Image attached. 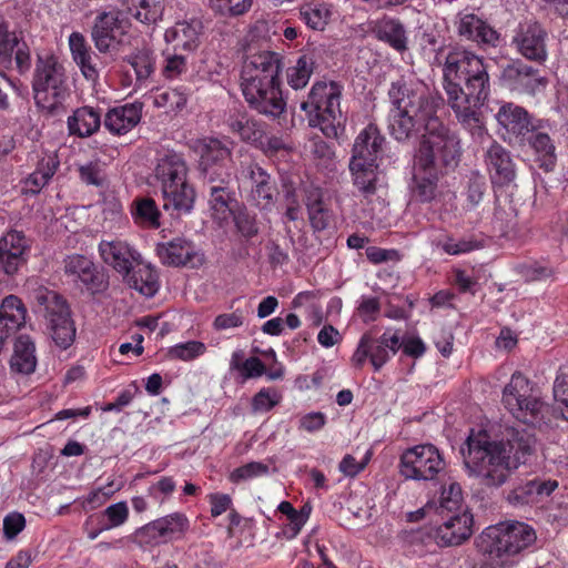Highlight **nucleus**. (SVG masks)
<instances>
[{
	"mask_svg": "<svg viewBox=\"0 0 568 568\" xmlns=\"http://www.w3.org/2000/svg\"><path fill=\"white\" fill-rule=\"evenodd\" d=\"M487 187V181L484 175L478 172L470 173L465 193L467 209L473 210L480 205L485 197Z\"/></svg>",
	"mask_w": 568,
	"mask_h": 568,
	"instance_id": "nucleus-48",
	"label": "nucleus"
},
{
	"mask_svg": "<svg viewBox=\"0 0 568 568\" xmlns=\"http://www.w3.org/2000/svg\"><path fill=\"white\" fill-rule=\"evenodd\" d=\"M187 528V517L181 513H173L146 524L136 531V536L142 542L160 545L182 538Z\"/></svg>",
	"mask_w": 568,
	"mask_h": 568,
	"instance_id": "nucleus-12",
	"label": "nucleus"
},
{
	"mask_svg": "<svg viewBox=\"0 0 568 568\" xmlns=\"http://www.w3.org/2000/svg\"><path fill=\"white\" fill-rule=\"evenodd\" d=\"M26 519L19 513H11L3 519V535L8 540H12L23 530Z\"/></svg>",
	"mask_w": 568,
	"mask_h": 568,
	"instance_id": "nucleus-62",
	"label": "nucleus"
},
{
	"mask_svg": "<svg viewBox=\"0 0 568 568\" xmlns=\"http://www.w3.org/2000/svg\"><path fill=\"white\" fill-rule=\"evenodd\" d=\"M209 205L213 216L217 220H226L232 213V205L236 204L235 192L233 189L207 191Z\"/></svg>",
	"mask_w": 568,
	"mask_h": 568,
	"instance_id": "nucleus-43",
	"label": "nucleus"
},
{
	"mask_svg": "<svg viewBox=\"0 0 568 568\" xmlns=\"http://www.w3.org/2000/svg\"><path fill=\"white\" fill-rule=\"evenodd\" d=\"M535 75V70L524 64H511L504 69L503 78L511 87L517 88L525 83V80Z\"/></svg>",
	"mask_w": 568,
	"mask_h": 568,
	"instance_id": "nucleus-59",
	"label": "nucleus"
},
{
	"mask_svg": "<svg viewBox=\"0 0 568 568\" xmlns=\"http://www.w3.org/2000/svg\"><path fill=\"white\" fill-rule=\"evenodd\" d=\"M138 80H146L154 70V60L149 50H140L128 58Z\"/></svg>",
	"mask_w": 568,
	"mask_h": 568,
	"instance_id": "nucleus-52",
	"label": "nucleus"
},
{
	"mask_svg": "<svg viewBox=\"0 0 568 568\" xmlns=\"http://www.w3.org/2000/svg\"><path fill=\"white\" fill-rule=\"evenodd\" d=\"M442 516L447 518L429 532L439 547L458 546L471 536L473 515L470 513L464 510L449 513V515L445 513Z\"/></svg>",
	"mask_w": 568,
	"mask_h": 568,
	"instance_id": "nucleus-13",
	"label": "nucleus"
},
{
	"mask_svg": "<svg viewBox=\"0 0 568 568\" xmlns=\"http://www.w3.org/2000/svg\"><path fill=\"white\" fill-rule=\"evenodd\" d=\"M498 123L507 132L517 136L526 135L531 130V122L528 112L514 103H506L500 106L496 114Z\"/></svg>",
	"mask_w": 568,
	"mask_h": 568,
	"instance_id": "nucleus-29",
	"label": "nucleus"
},
{
	"mask_svg": "<svg viewBox=\"0 0 568 568\" xmlns=\"http://www.w3.org/2000/svg\"><path fill=\"white\" fill-rule=\"evenodd\" d=\"M444 468L442 455L430 444L408 448L400 457L399 473L406 479L433 480Z\"/></svg>",
	"mask_w": 568,
	"mask_h": 568,
	"instance_id": "nucleus-10",
	"label": "nucleus"
},
{
	"mask_svg": "<svg viewBox=\"0 0 568 568\" xmlns=\"http://www.w3.org/2000/svg\"><path fill=\"white\" fill-rule=\"evenodd\" d=\"M164 196L163 207L165 210L173 209L180 213H189L195 201V191L189 184L184 183L180 185L169 184L162 190Z\"/></svg>",
	"mask_w": 568,
	"mask_h": 568,
	"instance_id": "nucleus-36",
	"label": "nucleus"
},
{
	"mask_svg": "<svg viewBox=\"0 0 568 568\" xmlns=\"http://www.w3.org/2000/svg\"><path fill=\"white\" fill-rule=\"evenodd\" d=\"M125 21L119 10L100 12L91 28V39L101 53L116 50L124 34Z\"/></svg>",
	"mask_w": 568,
	"mask_h": 568,
	"instance_id": "nucleus-11",
	"label": "nucleus"
},
{
	"mask_svg": "<svg viewBox=\"0 0 568 568\" xmlns=\"http://www.w3.org/2000/svg\"><path fill=\"white\" fill-rule=\"evenodd\" d=\"M205 352V345L202 342L190 341L183 344L175 345L169 349L171 358L182 361H191Z\"/></svg>",
	"mask_w": 568,
	"mask_h": 568,
	"instance_id": "nucleus-57",
	"label": "nucleus"
},
{
	"mask_svg": "<svg viewBox=\"0 0 568 568\" xmlns=\"http://www.w3.org/2000/svg\"><path fill=\"white\" fill-rule=\"evenodd\" d=\"M128 516L129 510L125 503L121 501L109 506L103 511L105 523L101 525L100 530H108L122 525L128 519Z\"/></svg>",
	"mask_w": 568,
	"mask_h": 568,
	"instance_id": "nucleus-55",
	"label": "nucleus"
},
{
	"mask_svg": "<svg viewBox=\"0 0 568 568\" xmlns=\"http://www.w3.org/2000/svg\"><path fill=\"white\" fill-rule=\"evenodd\" d=\"M236 230L245 239H252L260 232L258 223L255 214H251L246 210H240L233 214Z\"/></svg>",
	"mask_w": 568,
	"mask_h": 568,
	"instance_id": "nucleus-53",
	"label": "nucleus"
},
{
	"mask_svg": "<svg viewBox=\"0 0 568 568\" xmlns=\"http://www.w3.org/2000/svg\"><path fill=\"white\" fill-rule=\"evenodd\" d=\"M371 355L369 359L375 371H379L382 366L388 361V352L381 338H374L369 343Z\"/></svg>",
	"mask_w": 568,
	"mask_h": 568,
	"instance_id": "nucleus-63",
	"label": "nucleus"
},
{
	"mask_svg": "<svg viewBox=\"0 0 568 568\" xmlns=\"http://www.w3.org/2000/svg\"><path fill=\"white\" fill-rule=\"evenodd\" d=\"M34 343L28 335H20L14 343L13 355L10 359L11 369L20 374H31L37 366Z\"/></svg>",
	"mask_w": 568,
	"mask_h": 568,
	"instance_id": "nucleus-33",
	"label": "nucleus"
},
{
	"mask_svg": "<svg viewBox=\"0 0 568 568\" xmlns=\"http://www.w3.org/2000/svg\"><path fill=\"white\" fill-rule=\"evenodd\" d=\"M205 191L227 190L232 187V174L226 168L201 171Z\"/></svg>",
	"mask_w": 568,
	"mask_h": 568,
	"instance_id": "nucleus-50",
	"label": "nucleus"
},
{
	"mask_svg": "<svg viewBox=\"0 0 568 568\" xmlns=\"http://www.w3.org/2000/svg\"><path fill=\"white\" fill-rule=\"evenodd\" d=\"M558 484L556 480H541L538 478L526 481L515 487L507 496L513 505H526L536 503L539 496H549Z\"/></svg>",
	"mask_w": 568,
	"mask_h": 568,
	"instance_id": "nucleus-27",
	"label": "nucleus"
},
{
	"mask_svg": "<svg viewBox=\"0 0 568 568\" xmlns=\"http://www.w3.org/2000/svg\"><path fill=\"white\" fill-rule=\"evenodd\" d=\"M305 204L312 227L315 231L326 230L332 222V213L325 206L318 189L307 192Z\"/></svg>",
	"mask_w": 568,
	"mask_h": 568,
	"instance_id": "nucleus-37",
	"label": "nucleus"
},
{
	"mask_svg": "<svg viewBox=\"0 0 568 568\" xmlns=\"http://www.w3.org/2000/svg\"><path fill=\"white\" fill-rule=\"evenodd\" d=\"M69 47L72 58L75 61H83V59L90 58L92 53L91 48L87 44L85 38L80 32H72L69 37Z\"/></svg>",
	"mask_w": 568,
	"mask_h": 568,
	"instance_id": "nucleus-61",
	"label": "nucleus"
},
{
	"mask_svg": "<svg viewBox=\"0 0 568 568\" xmlns=\"http://www.w3.org/2000/svg\"><path fill=\"white\" fill-rule=\"evenodd\" d=\"M186 69L185 58L181 53L168 54L166 63L163 68V74L169 78H175Z\"/></svg>",
	"mask_w": 568,
	"mask_h": 568,
	"instance_id": "nucleus-64",
	"label": "nucleus"
},
{
	"mask_svg": "<svg viewBox=\"0 0 568 568\" xmlns=\"http://www.w3.org/2000/svg\"><path fill=\"white\" fill-rule=\"evenodd\" d=\"M268 466L260 462H251L241 467L235 468L230 474V480L237 484L243 480H248L254 477L263 476L268 474Z\"/></svg>",
	"mask_w": 568,
	"mask_h": 568,
	"instance_id": "nucleus-54",
	"label": "nucleus"
},
{
	"mask_svg": "<svg viewBox=\"0 0 568 568\" xmlns=\"http://www.w3.org/2000/svg\"><path fill=\"white\" fill-rule=\"evenodd\" d=\"M385 139L377 126L367 125L355 139L351 161L364 162L369 166H378L377 159L383 153Z\"/></svg>",
	"mask_w": 568,
	"mask_h": 568,
	"instance_id": "nucleus-21",
	"label": "nucleus"
},
{
	"mask_svg": "<svg viewBox=\"0 0 568 568\" xmlns=\"http://www.w3.org/2000/svg\"><path fill=\"white\" fill-rule=\"evenodd\" d=\"M132 16L142 23L151 24L161 19L163 13L162 0H130Z\"/></svg>",
	"mask_w": 568,
	"mask_h": 568,
	"instance_id": "nucleus-44",
	"label": "nucleus"
},
{
	"mask_svg": "<svg viewBox=\"0 0 568 568\" xmlns=\"http://www.w3.org/2000/svg\"><path fill=\"white\" fill-rule=\"evenodd\" d=\"M124 281L130 287L148 297H152L159 290L158 275L149 265L139 268V271L133 270L125 276Z\"/></svg>",
	"mask_w": 568,
	"mask_h": 568,
	"instance_id": "nucleus-41",
	"label": "nucleus"
},
{
	"mask_svg": "<svg viewBox=\"0 0 568 568\" xmlns=\"http://www.w3.org/2000/svg\"><path fill=\"white\" fill-rule=\"evenodd\" d=\"M63 265L65 274L77 276L91 293H100L108 287L104 274L87 256L69 255L63 260Z\"/></svg>",
	"mask_w": 568,
	"mask_h": 568,
	"instance_id": "nucleus-17",
	"label": "nucleus"
},
{
	"mask_svg": "<svg viewBox=\"0 0 568 568\" xmlns=\"http://www.w3.org/2000/svg\"><path fill=\"white\" fill-rule=\"evenodd\" d=\"M349 170L353 183L364 196H371L376 192L377 166H369L364 162L349 161Z\"/></svg>",
	"mask_w": 568,
	"mask_h": 568,
	"instance_id": "nucleus-40",
	"label": "nucleus"
},
{
	"mask_svg": "<svg viewBox=\"0 0 568 568\" xmlns=\"http://www.w3.org/2000/svg\"><path fill=\"white\" fill-rule=\"evenodd\" d=\"M503 403L511 415L525 424H535L544 418L545 404L532 396V387L521 373H514L505 386Z\"/></svg>",
	"mask_w": 568,
	"mask_h": 568,
	"instance_id": "nucleus-8",
	"label": "nucleus"
},
{
	"mask_svg": "<svg viewBox=\"0 0 568 568\" xmlns=\"http://www.w3.org/2000/svg\"><path fill=\"white\" fill-rule=\"evenodd\" d=\"M372 457V452L367 450L361 460L353 455H345L338 465V469L347 477H355L365 469Z\"/></svg>",
	"mask_w": 568,
	"mask_h": 568,
	"instance_id": "nucleus-60",
	"label": "nucleus"
},
{
	"mask_svg": "<svg viewBox=\"0 0 568 568\" xmlns=\"http://www.w3.org/2000/svg\"><path fill=\"white\" fill-rule=\"evenodd\" d=\"M301 20L313 30H324L328 23L329 10L323 6L303 4L300 9Z\"/></svg>",
	"mask_w": 568,
	"mask_h": 568,
	"instance_id": "nucleus-47",
	"label": "nucleus"
},
{
	"mask_svg": "<svg viewBox=\"0 0 568 568\" xmlns=\"http://www.w3.org/2000/svg\"><path fill=\"white\" fill-rule=\"evenodd\" d=\"M29 248L24 234L20 231H9L0 239V271L13 275L27 262L26 251Z\"/></svg>",
	"mask_w": 568,
	"mask_h": 568,
	"instance_id": "nucleus-18",
	"label": "nucleus"
},
{
	"mask_svg": "<svg viewBox=\"0 0 568 568\" xmlns=\"http://www.w3.org/2000/svg\"><path fill=\"white\" fill-rule=\"evenodd\" d=\"M529 144L531 148L538 153L545 163L542 165L548 168L554 164L555 161V145L551 142V139L546 133H534L528 139Z\"/></svg>",
	"mask_w": 568,
	"mask_h": 568,
	"instance_id": "nucleus-51",
	"label": "nucleus"
},
{
	"mask_svg": "<svg viewBox=\"0 0 568 568\" xmlns=\"http://www.w3.org/2000/svg\"><path fill=\"white\" fill-rule=\"evenodd\" d=\"M201 171L225 168L224 163L232 158V150L216 138H204L197 141Z\"/></svg>",
	"mask_w": 568,
	"mask_h": 568,
	"instance_id": "nucleus-25",
	"label": "nucleus"
},
{
	"mask_svg": "<svg viewBox=\"0 0 568 568\" xmlns=\"http://www.w3.org/2000/svg\"><path fill=\"white\" fill-rule=\"evenodd\" d=\"M36 300L39 312L48 320L55 345L62 349L70 347L75 338V326L67 301L53 291H40Z\"/></svg>",
	"mask_w": 568,
	"mask_h": 568,
	"instance_id": "nucleus-7",
	"label": "nucleus"
},
{
	"mask_svg": "<svg viewBox=\"0 0 568 568\" xmlns=\"http://www.w3.org/2000/svg\"><path fill=\"white\" fill-rule=\"evenodd\" d=\"M99 253L103 262L120 273L125 278L134 270L135 265L142 263L141 255L126 242L102 241L99 244Z\"/></svg>",
	"mask_w": 568,
	"mask_h": 568,
	"instance_id": "nucleus-16",
	"label": "nucleus"
},
{
	"mask_svg": "<svg viewBox=\"0 0 568 568\" xmlns=\"http://www.w3.org/2000/svg\"><path fill=\"white\" fill-rule=\"evenodd\" d=\"M503 528L505 529V535L509 541V549L513 555L531 546L537 539L535 530L525 523L515 521L503 525Z\"/></svg>",
	"mask_w": 568,
	"mask_h": 568,
	"instance_id": "nucleus-38",
	"label": "nucleus"
},
{
	"mask_svg": "<svg viewBox=\"0 0 568 568\" xmlns=\"http://www.w3.org/2000/svg\"><path fill=\"white\" fill-rule=\"evenodd\" d=\"M246 171L251 182L248 199L252 205L262 211H270L278 196L275 181L257 163H251Z\"/></svg>",
	"mask_w": 568,
	"mask_h": 568,
	"instance_id": "nucleus-15",
	"label": "nucleus"
},
{
	"mask_svg": "<svg viewBox=\"0 0 568 568\" xmlns=\"http://www.w3.org/2000/svg\"><path fill=\"white\" fill-rule=\"evenodd\" d=\"M466 446L467 452L462 448V454L469 473L487 487H499L534 454L536 438L525 429L513 430L507 440H490L486 432H479L467 438Z\"/></svg>",
	"mask_w": 568,
	"mask_h": 568,
	"instance_id": "nucleus-2",
	"label": "nucleus"
},
{
	"mask_svg": "<svg viewBox=\"0 0 568 568\" xmlns=\"http://www.w3.org/2000/svg\"><path fill=\"white\" fill-rule=\"evenodd\" d=\"M281 81L271 83L267 87H257V92L250 93L242 91L248 105L261 114L271 118L280 116L285 110V101L282 97Z\"/></svg>",
	"mask_w": 568,
	"mask_h": 568,
	"instance_id": "nucleus-20",
	"label": "nucleus"
},
{
	"mask_svg": "<svg viewBox=\"0 0 568 568\" xmlns=\"http://www.w3.org/2000/svg\"><path fill=\"white\" fill-rule=\"evenodd\" d=\"M459 156L460 145L457 135L439 120L422 134L415 161L417 168L433 165L447 171L457 165Z\"/></svg>",
	"mask_w": 568,
	"mask_h": 568,
	"instance_id": "nucleus-6",
	"label": "nucleus"
},
{
	"mask_svg": "<svg viewBox=\"0 0 568 568\" xmlns=\"http://www.w3.org/2000/svg\"><path fill=\"white\" fill-rule=\"evenodd\" d=\"M415 170L414 192L422 202H430L436 195L439 179L444 176L447 171L433 165L417 168L416 164Z\"/></svg>",
	"mask_w": 568,
	"mask_h": 568,
	"instance_id": "nucleus-31",
	"label": "nucleus"
},
{
	"mask_svg": "<svg viewBox=\"0 0 568 568\" xmlns=\"http://www.w3.org/2000/svg\"><path fill=\"white\" fill-rule=\"evenodd\" d=\"M201 22L179 21L173 27L166 29L164 39L168 43L173 44V50L176 51H193L199 47Z\"/></svg>",
	"mask_w": 568,
	"mask_h": 568,
	"instance_id": "nucleus-24",
	"label": "nucleus"
},
{
	"mask_svg": "<svg viewBox=\"0 0 568 568\" xmlns=\"http://www.w3.org/2000/svg\"><path fill=\"white\" fill-rule=\"evenodd\" d=\"M58 166L59 162L54 158L42 159L38 169L23 181V193L38 194L54 175Z\"/></svg>",
	"mask_w": 568,
	"mask_h": 568,
	"instance_id": "nucleus-39",
	"label": "nucleus"
},
{
	"mask_svg": "<svg viewBox=\"0 0 568 568\" xmlns=\"http://www.w3.org/2000/svg\"><path fill=\"white\" fill-rule=\"evenodd\" d=\"M134 204L135 210L133 211V215L138 223L152 229H158L160 226V211L158 210L154 200L150 197L139 199Z\"/></svg>",
	"mask_w": 568,
	"mask_h": 568,
	"instance_id": "nucleus-46",
	"label": "nucleus"
},
{
	"mask_svg": "<svg viewBox=\"0 0 568 568\" xmlns=\"http://www.w3.org/2000/svg\"><path fill=\"white\" fill-rule=\"evenodd\" d=\"M486 163L493 173V179L499 184H508L516 176L515 164L509 151L496 142L486 152Z\"/></svg>",
	"mask_w": 568,
	"mask_h": 568,
	"instance_id": "nucleus-26",
	"label": "nucleus"
},
{
	"mask_svg": "<svg viewBox=\"0 0 568 568\" xmlns=\"http://www.w3.org/2000/svg\"><path fill=\"white\" fill-rule=\"evenodd\" d=\"M457 30L460 37L474 41L483 48H495L499 41L498 32L474 13L462 16Z\"/></svg>",
	"mask_w": 568,
	"mask_h": 568,
	"instance_id": "nucleus-23",
	"label": "nucleus"
},
{
	"mask_svg": "<svg viewBox=\"0 0 568 568\" xmlns=\"http://www.w3.org/2000/svg\"><path fill=\"white\" fill-rule=\"evenodd\" d=\"M141 112V104L114 108L106 113L104 125L114 134H124L140 122Z\"/></svg>",
	"mask_w": 568,
	"mask_h": 568,
	"instance_id": "nucleus-28",
	"label": "nucleus"
},
{
	"mask_svg": "<svg viewBox=\"0 0 568 568\" xmlns=\"http://www.w3.org/2000/svg\"><path fill=\"white\" fill-rule=\"evenodd\" d=\"M341 85L336 82H316L301 109L306 112L308 124L320 128L323 134L331 139L338 136L342 125Z\"/></svg>",
	"mask_w": 568,
	"mask_h": 568,
	"instance_id": "nucleus-4",
	"label": "nucleus"
},
{
	"mask_svg": "<svg viewBox=\"0 0 568 568\" xmlns=\"http://www.w3.org/2000/svg\"><path fill=\"white\" fill-rule=\"evenodd\" d=\"M546 37L545 29L538 22H532L523 26L514 41L525 58L541 62L547 57Z\"/></svg>",
	"mask_w": 568,
	"mask_h": 568,
	"instance_id": "nucleus-22",
	"label": "nucleus"
},
{
	"mask_svg": "<svg viewBox=\"0 0 568 568\" xmlns=\"http://www.w3.org/2000/svg\"><path fill=\"white\" fill-rule=\"evenodd\" d=\"M18 45V38L10 36L8 26L0 22V63L9 68L12 63L13 50Z\"/></svg>",
	"mask_w": 568,
	"mask_h": 568,
	"instance_id": "nucleus-56",
	"label": "nucleus"
},
{
	"mask_svg": "<svg viewBox=\"0 0 568 568\" xmlns=\"http://www.w3.org/2000/svg\"><path fill=\"white\" fill-rule=\"evenodd\" d=\"M32 88L36 104L48 115H57L64 110L69 87L64 68L55 57L38 58Z\"/></svg>",
	"mask_w": 568,
	"mask_h": 568,
	"instance_id": "nucleus-5",
	"label": "nucleus"
},
{
	"mask_svg": "<svg viewBox=\"0 0 568 568\" xmlns=\"http://www.w3.org/2000/svg\"><path fill=\"white\" fill-rule=\"evenodd\" d=\"M100 125V113L91 106L78 108L68 118L69 133L79 138L91 136L99 130Z\"/></svg>",
	"mask_w": 568,
	"mask_h": 568,
	"instance_id": "nucleus-32",
	"label": "nucleus"
},
{
	"mask_svg": "<svg viewBox=\"0 0 568 568\" xmlns=\"http://www.w3.org/2000/svg\"><path fill=\"white\" fill-rule=\"evenodd\" d=\"M253 0H210L211 9L222 17H239L246 13Z\"/></svg>",
	"mask_w": 568,
	"mask_h": 568,
	"instance_id": "nucleus-49",
	"label": "nucleus"
},
{
	"mask_svg": "<svg viewBox=\"0 0 568 568\" xmlns=\"http://www.w3.org/2000/svg\"><path fill=\"white\" fill-rule=\"evenodd\" d=\"M462 491L460 487L456 484H452L449 486L448 493L445 490L442 494L440 504L438 507V511L440 515L445 513L449 515V513L460 511L462 508Z\"/></svg>",
	"mask_w": 568,
	"mask_h": 568,
	"instance_id": "nucleus-58",
	"label": "nucleus"
},
{
	"mask_svg": "<svg viewBox=\"0 0 568 568\" xmlns=\"http://www.w3.org/2000/svg\"><path fill=\"white\" fill-rule=\"evenodd\" d=\"M225 124L231 133L237 134L244 142L255 145L256 141L262 138V125L246 113L230 114Z\"/></svg>",
	"mask_w": 568,
	"mask_h": 568,
	"instance_id": "nucleus-34",
	"label": "nucleus"
},
{
	"mask_svg": "<svg viewBox=\"0 0 568 568\" xmlns=\"http://www.w3.org/2000/svg\"><path fill=\"white\" fill-rule=\"evenodd\" d=\"M388 98V129L397 141L424 133L440 120L435 99L412 89L403 81L392 83Z\"/></svg>",
	"mask_w": 568,
	"mask_h": 568,
	"instance_id": "nucleus-3",
	"label": "nucleus"
},
{
	"mask_svg": "<svg viewBox=\"0 0 568 568\" xmlns=\"http://www.w3.org/2000/svg\"><path fill=\"white\" fill-rule=\"evenodd\" d=\"M316 61L313 54L301 55L296 64L287 69V83L294 90L304 88L314 72Z\"/></svg>",
	"mask_w": 568,
	"mask_h": 568,
	"instance_id": "nucleus-42",
	"label": "nucleus"
},
{
	"mask_svg": "<svg viewBox=\"0 0 568 568\" xmlns=\"http://www.w3.org/2000/svg\"><path fill=\"white\" fill-rule=\"evenodd\" d=\"M155 175L161 181L162 190L169 184L180 185L187 183V166L183 159L176 154L162 158L155 169Z\"/></svg>",
	"mask_w": 568,
	"mask_h": 568,
	"instance_id": "nucleus-30",
	"label": "nucleus"
},
{
	"mask_svg": "<svg viewBox=\"0 0 568 568\" xmlns=\"http://www.w3.org/2000/svg\"><path fill=\"white\" fill-rule=\"evenodd\" d=\"M476 547L484 557L486 568H501L513 556L503 525L486 528L477 537Z\"/></svg>",
	"mask_w": 568,
	"mask_h": 568,
	"instance_id": "nucleus-14",
	"label": "nucleus"
},
{
	"mask_svg": "<svg viewBox=\"0 0 568 568\" xmlns=\"http://www.w3.org/2000/svg\"><path fill=\"white\" fill-rule=\"evenodd\" d=\"M374 33L377 39L387 42L397 51L407 49V38L404 26L399 20L383 18L375 23Z\"/></svg>",
	"mask_w": 568,
	"mask_h": 568,
	"instance_id": "nucleus-35",
	"label": "nucleus"
},
{
	"mask_svg": "<svg viewBox=\"0 0 568 568\" xmlns=\"http://www.w3.org/2000/svg\"><path fill=\"white\" fill-rule=\"evenodd\" d=\"M554 398L556 406L554 414L557 418L568 422V366L562 367L554 384Z\"/></svg>",
	"mask_w": 568,
	"mask_h": 568,
	"instance_id": "nucleus-45",
	"label": "nucleus"
},
{
	"mask_svg": "<svg viewBox=\"0 0 568 568\" xmlns=\"http://www.w3.org/2000/svg\"><path fill=\"white\" fill-rule=\"evenodd\" d=\"M282 57L273 51L264 50L250 53L243 61L241 71L242 91L257 92L255 88L268 85L280 80Z\"/></svg>",
	"mask_w": 568,
	"mask_h": 568,
	"instance_id": "nucleus-9",
	"label": "nucleus"
},
{
	"mask_svg": "<svg viewBox=\"0 0 568 568\" xmlns=\"http://www.w3.org/2000/svg\"><path fill=\"white\" fill-rule=\"evenodd\" d=\"M448 104L473 135L485 132L480 106L489 94V77L483 60L466 50L450 51L444 65Z\"/></svg>",
	"mask_w": 568,
	"mask_h": 568,
	"instance_id": "nucleus-1",
	"label": "nucleus"
},
{
	"mask_svg": "<svg viewBox=\"0 0 568 568\" xmlns=\"http://www.w3.org/2000/svg\"><path fill=\"white\" fill-rule=\"evenodd\" d=\"M156 253L161 262L169 266L196 267L203 264L204 257L196 252L194 245L182 239H174L168 243H159Z\"/></svg>",
	"mask_w": 568,
	"mask_h": 568,
	"instance_id": "nucleus-19",
	"label": "nucleus"
}]
</instances>
